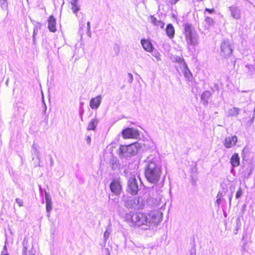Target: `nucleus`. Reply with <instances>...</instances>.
Here are the masks:
<instances>
[{"mask_svg":"<svg viewBox=\"0 0 255 255\" xmlns=\"http://www.w3.org/2000/svg\"><path fill=\"white\" fill-rule=\"evenodd\" d=\"M162 217V213L158 211L151 212L149 214L129 212L125 214L124 219L131 227L147 230L153 226L157 225L161 222Z\"/></svg>","mask_w":255,"mask_h":255,"instance_id":"obj_1","label":"nucleus"},{"mask_svg":"<svg viewBox=\"0 0 255 255\" xmlns=\"http://www.w3.org/2000/svg\"><path fill=\"white\" fill-rule=\"evenodd\" d=\"M145 176L150 183H157L161 173V165L159 157L155 154L149 155L144 161Z\"/></svg>","mask_w":255,"mask_h":255,"instance_id":"obj_2","label":"nucleus"},{"mask_svg":"<svg viewBox=\"0 0 255 255\" xmlns=\"http://www.w3.org/2000/svg\"><path fill=\"white\" fill-rule=\"evenodd\" d=\"M186 40L188 45L196 46L199 43V35L190 24L186 23L184 26Z\"/></svg>","mask_w":255,"mask_h":255,"instance_id":"obj_3","label":"nucleus"},{"mask_svg":"<svg viewBox=\"0 0 255 255\" xmlns=\"http://www.w3.org/2000/svg\"><path fill=\"white\" fill-rule=\"evenodd\" d=\"M138 147L139 144L137 143L128 145H121L119 148V156L121 158H127L134 156L137 153Z\"/></svg>","mask_w":255,"mask_h":255,"instance_id":"obj_4","label":"nucleus"},{"mask_svg":"<svg viewBox=\"0 0 255 255\" xmlns=\"http://www.w3.org/2000/svg\"><path fill=\"white\" fill-rule=\"evenodd\" d=\"M124 205L128 209H140L144 206V201L140 197H127L124 199Z\"/></svg>","mask_w":255,"mask_h":255,"instance_id":"obj_5","label":"nucleus"},{"mask_svg":"<svg viewBox=\"0 0 255 255\" xmlns=\"http://www.w3.org/2000/svg\"><path fill=\"white\" fill-rule=\"evenodd\" d=\"M221 55L224 58L229 57L232 53L233 50L229 40H225L221 44Z\"/></svg>","mask_w":255,"mask_h":255,"instance_id":"obj_6","label":"nucleus"},{"mask_svg":"<svg viewBox=\"0 0 255 255\" xmlns=\"http://www.w3.org/2000/svg\"><path fill=\"white\" fill-rule=\"evenodd\" d=\"M128 191L132 195H136L138 191V185L134 176L129 178L128 184Z\"/></svg>","mask_w":255,"mask_h":255,"instance_id":"obj_7","label":"nucleus"},{"mask_svg":"<svg viewBox=\"0 0 255 255\" xmlns=\"http://www.w3.org/2000/svg\"><path fill=\"white\" fill-rule=\"evenodd\" d=\"M122 135L124 138H136L139 136V133L134 128H128L123 130Z\"/></svg>","mask_w":255,"mask_h":255,"instance_id":"obj_8","label":"nucleus"},{"mask_svg":"<svg viewBox=\"0 0 255 255\" xmlns=\"http://www.w3.org/2000/svg\"><path fill=\"white\" fill-rule=\"evenodd\" d=\"M238 141L236 135L227 137L223 142L225 147L227 148H231L235 146Z\"/></svg>","mask_w":255,"mask_h":255,"instance_id":"obj_9","label":"nucleus"},{"mask_svg":"<svg viewBox=\"0 0 255 255\" xmlns=\"http://www.w3.org/2000/svg\"><path fill=\"white\" fill-rule=\"evenodd\" d=\"M111 191L117 195H119L122 190V186L118 181L114 180L110 184Z\"/></svg>","mask_w":255,"mask_h":255,"instance_id":"obj_10","label":"nucleus"},{"mask_svg":"<svg viewBox=\"0 0 255 255\" xmlns=\"http://www.w3.org/2000/svg\"><path fill=\"white\" fill-rule=\"evenodd\" d=\"M102 102V96L99 95L95 98H93L90 101V107L92 109L97 110L100 106Z\"/></svg>","mask_w":255,"mask_h":255,"instance_id":"obj_11","label":"nucleus"},{"mask_svg":"<svg viewBox=\"0 0 255 255\" xmlns=\"http://www.w3.org/2000/svg\"><path fill=\"white\" fill-rule=\"evenodd\" d=\"M45 198L46 200V211L47 213V216H50V212L52 208V202L50 194L45 191Z\"/></svg>","mask_w":255,"mask_h":255,"instance_id":"obj_12","label":"nucleus"},{"mask_svg":"<svg viewBox=\"0 0 255 255\" xmlns=\"http://www.w3.org/2000/svg\"><path fill=\"white\" fill-rule=\"evenodd\" d=\"M229 9L231 12V15L233 18L239 19L241 18V10L238 7L232 5L229 6Z\"/></svg>","mask_w":255,"mask_h":255,"instance_id":"obj_13","label":"nucleus"},{"mask_svg":"<svg viewBox=\"0 0 255 255\" xmlns=\"http://www.w3.org/2000/svg\"><path fill=\"white\" fill-rule=\"evenodd\" d=\"M48 28L52 32L56 31V19L53 15H50L48 19Z\"/></svg>","mask_w":255,"mask_h":255,"instance_id":"obj_14","label":"nucleus"},{"mask_svg":"<svg viewBox=\"0 0 255 255\" xmlns=\"http://www.w3.org/2000/svg\"><path fill=\"white\" fill-rule=\"evenodd\" d=\"M70 3L71 5V9L73 12L78 17L77 12L80 9V6L78 4V0H70Z\"/></svg>","mask_w":255,"mask_h":255,"instance_id":"obj_15","label":"nucleus"},{"mask_svg":"<svg viewBox=\"0 0 255 255\" xmlns=\"http://www.w3.org/2000/svg\"><path fill=\"white\" fill-rule=\"evenodd\" d=\"M110 166L114 170H118L120 169L121 164L117 157H113L110 161Z\"/></svg>","mask_w":255,"mask_h":255,"instance_id":"obj_16","label":"nucleus"},{"mask_svg":"<svg viewBox=\"0 0 255 255\" xmlns=\"http://www.w3.org/2000/svg\"><path fill=\"white\" fill-rule=\"evenodd\" d=\"M240 158L237 153L233 154L230 159V163L234 167H237L240 165Z\"/></svg>","mask_w":255,"mask_h":255,"instance_id":"obj_17","label":"nucleus"},{"mask_svg":"<svg viewBox=\"0 0 255 255\" xmlns=\"http://www.w3.org/2000/svg\"><path fill=\"white\" fill-rule=\"evenodd\" d=\"M166 33L168 37L172 39L175 35V29L172 24H168L165 29Z\"/></svg>","mask_w":255,"mask_h":255,"instance_id":"obj_18","label":"nucleus"},{"mask_svg":"<svg viewBox=\"0 0 255 255\" xmlns=\"http://www.w3.org/2000/svg\"><path fill=\"white\" fill-rule=\"evenodd\" d=\"M150 22L155 26L160 27L161 28H163L164 26V23L161 20H158L156 17L153 15L149 16Z\"/></svg>","mask_w":255,"mask_h":255,"instance_id":"obj_19","label":"nucleus"},{"mask_svg":"<svg viewBox=\"0 0 255 255\" xmlns=\"http://www.w3.org/2000/svg\"><path fill=\"white\" fill-rule=\"evenodd\" d=\"M212 95V93L209 91H204L201 95V99L204 105H207L208 100Z\"/></svg>","mask_w":255,"mask_h":255,"instance_id":"obj_20","label":"nucleus"},{"mask_svg":"<svg viewBox=\"0 0 255 255\" xmlns=\"http://www.w3.org/2000/svg\"><path fill=\"white\" fill-rule=\"evenodd\" d=\"M141 44L144 49L147 52H151L153 49L151 43L147 40L142 39L141 40Z\"/></svg>","mask_w":255,"mask_h":255,"instance_id":"obj_21","label":"nucleus"},{"mask_svg":"<svg viewBox=\"0 0 255 255\" xmlns=\"http://www.w3.org/2000/svg\"><path fill=\"white\" fill-rule=\"evenodd\" d=\"M98 123V120L96 118L92 119L88 125V130H94Z\"/></svg>","mask_w":255,"mask_h":255,"instance_id":"obj_22","label":"nucleus"},{"mask_svg":"<svg viewBox=\"0 0 255 255\" xmlns=\"http://www.w3.org/2000/svg\"><path fill=\"white\" fill-rule=\"evenodd\" d=\"M32 149H33V152L32 153V154L35 155L37 158L38 159V160H39V163H38V165L39 166H40V153H39V150L37 148V147H36V145H35V144L34 143H33L32 146Z\"/></svg>","mask_w":255,"mask_h":255,"instance_id":"obj_23","label":"nucleus"},{"mask_svg":"<svg viewBox=\"0 0 255 255\" xmlns=\"http://www.w3.org/2000/svg\"><path fill=\"white\" fill-rule=\"evenodd\" d=\"M240 109L237 108H233L228 111L229 116H237L239 114Z\"/></svg>","mask_w":255,"mask_h":255,"instance_id":"obj_24","label":"nucleus"},{"mask_svg":"<svg viewBox=\"0 0 255 255\" xmlns=\"http://www.w3.org/2000/svg\"><path fill=\"white\" fill-rule=\"evenodd\" d=\"M26 244L27 243L25 244V243L23 244V249L22 255H34L32 251L27 250Z\"/></svg>","mask_w":255,"mask_h":255,"instance_id":"obj_25","label":"nucleus"},{"mask_svg":"<svg viewBox=\"0 0 255 255\" xmlns=\"http://www.w3.org/2000/svg\"><path fill=\"white\" fill-rule=\"evenodd\" d=\"M152 55L156 59L157 61H160L161 60L160 55L156 50L152 49L151 51Z\"/></svg>","mask_w":255,"mask_h":255,"instance_id":"obj_26","label":"nucleus"},{"mask_svg":"<svg viewBox=\"0 0 255 255\" xmlns=\"http://www.w3.org/2000/svg\"><path fill=\"white\" fill-rule=\"evenodd\" d=\"M241 226V223L239 218H238L236 220V229L234 231L235 235L238 234V231L240 229Z\"/></svg>","mask_w":255,"mask_h":255,"instance_id":"obj_27","label":"nucleus"},{"mask_svg":"<svg viewBox=\"0 0 255 255\" xmlns=\"http://www.w3.org/2000/svg\"><path fill=\"white\" fill-rule=\"evenodd\" d=\"M0 7L3 10H6L8 7L7 0H0Z\"/></svg>","mask_w":255,"mask_h":255,"instance_id":"obj_28","label":"nucleus"},{"mask_svg":"<svg viewBox=\"0 0 255 255\" xmlns=\"http://www.w3.org/2000/svg\"><path fill=\"white\" fill-rule=\"evenodd\" d=\"M111 233V230L109 228H107L104 234V238L105 242L109 239Z\"/></svg>","mask_w":255,"mask_h":255,"instance_id":"obj_29","label":"nucleus"},{"mask_svg":"<svg viewBox=\"0 0 255 255\" xmlns=\"http://www.w3.org/2000/svg\"><path fill=\"white\" fill-rule=\"evenodd\" d=\"M184 76L188 80H190L192 78V74L187 68H186V69L184 71Z\"/></svg>","mask_w":255,"mask_h":255,"instance_id":"obj_30","label":"nucleus"},{"mask_svg":"<svg viewBox=\"0 0 255 255\" xmlns=\"http://www.w3.org/2000/svg\"><path fill=\"white\" fill-rule=\"evenodd\" d=\"M243 194V190L241 187H240L238 189V190L237 191L236 194V198L237 199H238L241 197V196Z\"/></svg>","mask_w":255,"mask_h":255,"instance_id":"obj_31","label":"nucleus"},{"mask_svg":"<svg viewBox=\"0 0 255 255\" xmlns=\"http://www.w3.org/2000/svg\"><path fill=\"white\" fill-rule=\"evenodd\" d=\"M128 82L130 84L132 83L133 82V77L131 73H128Z\"/></svg>","mask_w":255,"mask_h":255,"instance_id":"obj_32","label":"nucleus"},{"mask_svg":"<svg viewBox=\"0 0 255 255\" xmlns=\"http://www.w3.org/2000/svg\"><path fill=\"white\" fill-rule=\"evenodd\" d=\"M205 20L206 22L208 23L209 25H211L213 23V20L211 17H206Z\"/></svg>","mask_w":255,"mask_h":255,"instance_id":"obj_33","label":"nucleus"},{"mask_svg":"<svg viewBox=\"0 0 255 255\" xmlns=\"http://www.w3.org/2000/svg\"><path fill=\"white\" fill-rule=\"evenodd\" d=\"M15 202H16V203L19 206H23V201L22 200L20 199H19V198H16L15 199Z\"/></svg>","mask_w":255,"mask_h":255,"instance_id":"obj_34","label":"nucleus"},{"mask_svg":"<svg viewBox=\"0 0 255 255\" xmlns=\"http://www.w3.org/2000/svg\"><path fill=\"white\" fill-rule=\"evenodd\" d=\"M189 255H196V250L193 248L190 251V254Z\"/></svg>","mask_w":255,"mask_h":255,"instance_id":"obj_35","label":"nucleus"},{"mask_svg":"<svg viewBox=\"0 0 255 255\" xmlns=\"http://www.w3.org/2000/svg\"><path fill=\"white\" fill-rule=\"evenodd\" d=\"M255 118V108L254 110L253 117L252 119L250 121V124L251 125L254 122Z\"/></svg>","mask_w":255,"mask_h":255,"instance_id":"obj_36","label":"nucleus"},{"mask_svg":"<svg viewBox=\"0 0 255 255\" xmlns=\"http://www.w3.org/2000/svg\"><path fill=\"white\" fill-rule=\"evenodd\" d=\"M87 31L88 32L90 33V30H91L90 22L89 21H88L87 23Z\"/></svg>","mask_w":255,"mask_h":255,"instance_id":"obj_37","label":"nucleus"},{"mask_svg":"<svg viewBox=\"0 0 255 255\" xmlns=\"http://www.w3.org/2000/svg\"><path fill=\"white\" fill-rule=\"evenodd\" d=\"M222 197V193L220 192H219L217 195V199H221Z\"/></svg>","mask_w":255,"mask_h":255,"instance_id":"obj_38","label":"nucleus"},{"mask_svg":"<svg viewBox=\"0 0 255 255\" xmlns=\"http://www.w3.org/2000/svg\"><path fill=\"white\" fill-rule=\"evenodd\" d=\"M179 0H170V2L171 4H176Z\"/></svg>","mask_w":255,"mask_h":255,"instance_id":"obj_39","label":"nucleus"},{"mask_svg":"<svg viewBox=\"0 0 255 255\" xmlns=\"http://www.w3.org/2000/svg\"><path fill=\"white\" fill-rule=\"evenodd\" d=\"M214 9H209V8H206L205 9V11H208L210 13H212L214 11Z\"/></svg>","mask_w":255,"mask_h":255,"instance_id":"obj_40","label":"nucleus"},{"mask_svg":"<svg viewBox=\"0 0 255 255\" xmlns=\"http://www.w3.org/2000/svg\"><path fill=\"white\" fill-rule=\"evenodd\" d=\"M232 197H233V194H231L230 195L229 198V204H230V205H231V201H232Z\"/></svg>","mask_w":255,"mask_h":255,"instance_id":"obj_41","label":"nucleus"},{"mask_svg":"<svg viewBox=\"0 0 255 255\" xmlns=\"http://www.w3.org/2000/svg\"><path fill=\"white\" fill-rule=\"evenodd\" d=\"M43 104H44V110H43V112L44 113H45L46 111V110H47V107H46V105L45 103V102L43 101Z\"/></svg>","mask_w":255,"mask_h":255,"instance_id":"obj_42","label":"nucleus"},{"mask_svg":"<svg viewBox=\"0 0 255 255\" xmlns=\"http://www.w3.org/2000/svg\"><path fill=\"white\" fill-rule=\"evenodd\" d=\"M113 201L115 203H118L119 201V198H115L114 199H113Z\"/></svg>","mask_w":255,"mask_h":255,"instance_id":"obj_43","label":"nucleus"},{"mask_svg":"<svg viewBox=\"0 0 255 255\" xmlns=\"http://www.w3.org/2000/svg\"><path fill=\"white\" fill-rule=\"evenodd\" d=\"M221 202V199H217L216 203L218 204V206H219Z\"/></svg>","mask_w":255,"mask_h":255,"instance_id":"obj_44","label":"nucleus"},{"mask_svg":"<svg viewBox=\"0 0 255 255\" xmlns=\"http://www.w3.org/2000/svg\"><path fill=\"white\" fill-rule=\"evenodd\" d=\"M54 164V161L52 157L50 158V165L52 166Z\"/></svg>","mask_w":255,"mask_h":255,"instance_id":"obj_45","label":"nucleus"},{"mask_svg":"<svg viewBox=\"0 0 255 255\" xmlns=\"http://www.w3.org/2000/svg\"><path fill=\"white\" fill-rule=\"evenodd\" d=\"M35 34H36L35 30L34 29V32H33V40H34L35 35Z\"/></svg>","mask_w":255,"mask_h":255,"instance_id":"obj_46","label":"nucleus"},{"mask_svg":"<svg viewBox=\"0 0 255 255\" xmlns=\"http://www.w3.org/2000/svg\"><path fill=\"white\" fill-rule=\"evenodd\" d=\"M87 140L88 142H90L91 140L90 137L89 136H88Z\"/></svg>","mask_w":255,"mask_h":255,"instance_id":"obj_47","label":"nucleus"},{"mask_svg":"<svg viewBox=\"0 0 255 255\" xmlns=\"http://www.w3.org/2000/svg\"><path fill=\"white\" fill-rule=\"evenodd\" d=\"M106 250H107V252H108V255H110V252H109V249H107Z\"/></svg>","mask_w":255,"mask_h":255,"instance_id":"obj_48","label":"nucleus"},{"mask_svg":"<svg viewBox=\"0 0 255 255\" xmlns=\"http://www.w3.org/2000/svg\"><path fill=\"white\" fill-rule=\"evenodd\" d=\"M87 34L89 36H91V32L89 33L87 31Z\"/></svg>","mask_w":255,"mask_h":255,"instance_id":"obj_49","label":"nucleus"},{"mask_svg":"<svg viewBox=\"0 0 255 255\" xmlns=\"http://www.w3.org/2000/svg\"><path fill=\"white\" fill-rule=\"evenodd\" d=\"M154 188H155L156 189L157 187V186H153V187H152V188H153V189H154Z\"/></svg>","mask_w":255,"mask_h":255,"instance_id":"obj_50","label":"nucleus"},{"mask_svg":"<svg viewBox=\"0 0 255 255\" xmlns=\"http://www.w3.org/2000/svg\"><path fill=\"white\" fill-rule=\"evenodd\" d=\"M243 249L244 251H245V248L244 247H243Z\"/></svg>","mask_w":255,"mask_h":255,"instance_id":"obj_51","label":"nucleus"},{"mask_svg":"<svg viewBox=\"0 0 255 255\" xmlns=\"http://www.w3.org/2000/svg\"><path fill=\"white\" fill-rule=\"evenodd\" d=\"M1 255H8L7 254H2Z\"/></svg>","mask_w":255,"mask_h":255,"instance_id":"obj_52","label":"nucleus"},{"mask_svg":"<svg viewBox=\"0 0 255 255\" xmlns=\"http://www.w3.org/2000/svg\"><path fill=\"white\" fill-rule=\"evenodd\" d=\"M184 65H185V66L187 67V65H186V63H184Z\"/></svg>","mask_w":255,"mask_h":255,"instance_id":"obj_53","label":"nucleus"},{"mask_svg":"<svg viewBox=\"0 0 255 255\" xmlns=\"http://www.w3.org/2000/svg\"><path fill=\"white\" fill-rule=\"evenodd\" d=\"M184 65H185V66L187 67V65H186V63H184Z\"/></svg>","mask_w":255,"mask_h":255,"instance_id":"obj_54","label":"nucleus"}]
</instances>
